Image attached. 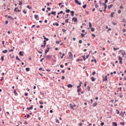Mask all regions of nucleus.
<instances>
[{
	"label": "nucleus",
	"mask_w": 126,
	"mask_h": 126,
	"mask_svg": "<svg viewBox=\"0 0 126 126\" xmlns=\"http://www.w3.org/2000/svg\"><path fill=\"white\" fill-rule=\"evenodd\" d=\"M8 18H10V19H12V17H11L10 16H8Z\"/></svg>",
	"instance_id": "obj_55"
},
{
	"label": "nucleus",
	"mask_w": 126,
	"mask_h": 126,
	"mask_svg": "<svg viewBox=\"0 0 126 126\" xmlns=\"http://www.w3.org/2000/svg\"><path fill=\"white\" fill-rule=\"evenodd\" d=\"M89 27L90 28H92V24H91V22H89Z\"/></svg>",
	"instance_id": "obj_25"
},
{
	"label": "nucleus",
	"mask_w": 126,
	"mask_h": 126,
	"mask_svg": "<svg viewBox=\"0 0 126 126\" xmlns=\"http://www.w3.org/2000/svg\"><path fill=\"white\" fill-rule=\"evenodd\" d=\"M123 32H126V30L125 29H124L123 30H122Z\"/></svg>",
	"instance_id": "obj_57"
},
{
	"label": "nucleus",
	"mask_w": 126,
	"mask_h": 126,
	"mask_svg": "<svg viewBox=\"0 0 126 126\" xmlns=\"http://www.w3.org/2000/svg\"><path fill=\"white\" fill-rule=\"evenodd\" d=\"M16 60H17L18 61H19V62H20V59H19V57H18V56H17L16 57Z\"/></svg>",
	"instance_id": "obj_27"
},
{
	"label": "nucleus",
	"mask_w": 126,
	"mask_h": 126,
	"mask_svg": "<svg viewBox=\"0 0 126 126\" xmlns=\"http://www.w3.org/2000/svg\"><path fill=\"white\" fill-rule=\"evenodd\" d=\"M23 12H24V13H25V14H26V13H27V10H25V9H24Z\"/></svg>",
	"instance_id": "obj_33"
},
{
	"label": "nucleus",
	"mask_w": 126,
	"mask_h": 126,
	"mask_svg": "<svg viewBox=\"0 0 126 126\" xmlns=\"http://www.w3.org/2000/svg\"><path fill=\"white\" fill-rule=\"evenodd\" d=\"M46 40H44L43 41V44L46 46Z\"/></svg>",
	"instance_id": "obj_52"
},
{
	"label": "nucleus",
	"mask_w": 126,
	"mask_h": 126,
	"mask_svg": "<svg viewBox=\"0 0 126 126\" xmlns=\"http://www.w3.org/2000/svg\"><path fill=\"white\" fill-rule=\"evenodd\" d=\"M38 53L40 54H43V52H42V51H38Z\"/></svg>",
	"instance_id": "obj_62"
},
{
	"label": "nucleus",
	"mask_w": 126,
	"mask_h": 126,
	"mask_svg": "<svg viewBox=\"0 0 126 126\" xmlns=\"http://www.w3.org/2000/svg\"><path fill=\"white\" fill-rule=\"evenodd\" d=\"M79 44H82V40H80L79 41Z\"/></svg>",
	"instance_id": "obj_50"
},
{
	"label": "nucleus",
	"mask_w": 126,
	"mask_h": 126,
	"mask_svg": "<svg viewBox=\"0 0 126 126\" xmlns=\"http://www.w3.org/2000/svg\"><path fill=\"white\" fill-rule=\"evenodd\" d=\"M83 59H84V61H86V58H85V55L83 56Z\"/></svg>",
	"instance_id": "obj_51"
},
{
	"label": "nucleus",
	"mask_w": 126,
	"mask_h": 126,
	"mask_svg": "<svg viewBox=\"0 0 126 126\" xmlns=\"http://www.w3.org/2000/svg\"><path fill=\"white\" fill-rule=\"evenodd\" d=\"M87 6V5L85 4V5H84L83 6V8L84 9H85V8H86Z\"/></svg>",
	"instance_id": "obj_32"
},
{
	"label": "nucleus",
	"mask_w": 126,
	"mask_h": 126,
	"mask_svg": "<svg viewBox=\"0 0 126 126\" xmlns=\"http://www.w3.org/2000/svg\"><path fill=\"white\" fill-rule=\"evenodd\" d=\"M113 125L114 126H118V124H117L116 122H114L113 123Z\"/></svg>",
	"instance_id": "obj_24"
},
{
	"label": "nucleus",
	"mask_w": 126,
	"mask_h": 126,
	"mask_svg": "<svg viewBox=\"0 0 126 126\" xmlns=\"http://www.w3.org/2000/svg\"><path fill=\"white\" fill-rule=\"evenodd\" d=\"M41 48H45V47H46V45L45 44L41 45Z\"/></svg>",
	"instance_id": "obj_46"
},
{
	"label": "nucleus",
	"mask_w": 126,
	"mask_h": 126,
	"mask_svg": "<svg viewBox=\"0 0 126 126\" xmlns=\"http://www.w3.org/2000/svg\"><path fill=\"white\" fill-rule=\"evenodd\" d=\"M91 80H92V81L94 82L96 80V79L95 78H94V77H92Z\"/></svg>",
	"instance_id": "obj_13"
},
{
	"label": "nucleus",
	"mask_w": 126,
	"mask_h": 126,
	"mask_svg": "<svg viewBox=\"0 0 126 126\" xmlns=\"http://www.w3.org/2000/svg\"><path fill=\"white\" fill-rule=\"evenodd\" d=\"M118 13L120 14V13H122V11L121 10H119L118 11Z\"/></svg>",
	"instance_id": "obj_45"
},
{
	"label": "nucleus",
	"mask_w": 126,
	"mask_h": 126,
	"mask_svg": "<svg viewBox=\"0 0 126 126\" xmlns=\"http://www.w3.org/2000/svg\"><path fill=\"white\" fill-rule=\"evenodd\" d=\"M113 7V4H111L110 5L108 6V9H110V8H112Z\"/></svg>",
	"instance_id": "obj_16"
},
{
	"label": "nucleus",
	"mask_w": 126,
	"mask_h": 126,
	"mask_svg": "<svg viewBox=\"0 0 126 126\" xmlns=\"http://www.w3.org/2000/svg\"><path fill=\"white\" fill-rule=\"evenodd\" d=\"M26 71H29L30 70V68L27 67V68H26Z\"/></svg>",
	"instance_id": "obj_30"
},
{
	"label": "nucleus",
	"mask_w": 126,
	"mask_h": 126,
	"mask_svg": "<svg viewBox=\"0 0 126 126\" xmlns=\"http://www.w3.org/2000/svg\"><path fill=\"white\" fill-rule=\"evenodd\" d=\"M121 64H123V62L122 61V60H120V61L119 62Z\"/></svg>",
	"instance_id": "obj_56"
},
{
	"label": "nucleus",
	"mask_w": 126,
	"mask_h": 126,
	"mask_svg": "<svg viewBox=\"0 0 126 126\" xmlns=\"http://www.w3.org/2000/svg\"><path fill=\"white\" fill-rule=\"evenodd\" d=\"M70 12H71V14H74V11H71Z\"/></svg>",
	"instance_id": "obj_60"
},
{
	"label": "nucleus",
	"mask_w": 126,
	"mask_h": 126,
	"mask_svg": "<svg viewBox=\"0 0 126 126\" xmlns=\"http://www.w3.org/2000/svg\"><path fill=\"white\" fill-rule=\"evenodd\" d=\"M103 81H107L108 80V76H105V79H103Z\"/></svg>",
	"instance_id": "obj_8"
},
{
	"label": "nucleus",
	"mask_w": 126,
	"mask_h": 126,
	"mask_svg": "<svg viewBox=\"0 0 126 126\" xmlns=\"http://www.w3.org/2000/svg\"><path fill=\"white\" fill-rule=\"evenodd\" d=\"M120 53H122V54L123 55V57H126V51L125 50H120Z\"/></svg>",
	"instance_id": "obj_1"
},
{
	"label": "nucleus",
	"mask_w": 126,
	"mask_h": 126,
	"mask_svg": "<svg viewBox=\"0 0 126 126\" xmlns=\"http://www.w3.org/2000/svg\"><path fill=\"white\" fill-rule=\"evenodd\" d=\"M13 49H11L9 50V52H13Z\"/></svg>",
	"instance_id": "obj_64"
},
{
	"label": "nucleus",
	"mask_w": 126,
	"mask_h": 126,
	"mask_svg": "<svg viewBox=\"0 0 126 126\" xmlns=\"http://www.w3.org/2000/svg\"><path fill=\"white\" fill-rule=\"evenodd\" d=\"M56 13H57V12H54V11L51 12V14H53V15H56Z\"/></svg>",
	"instance_id": "obj_19"
},
{
	"label": "nucleus",
	"mask_w": 126,
	"mask_h": 126,
	"mask_svg": "<svg viewBox=\"0 0 126 126\" xmlns=\"http://www.w3.org/2000/svg\"><path fill=\"white\" fill-rule=\"evenodd\" d=\"M63 11H60V12L58 13V15H60V14H63Z\"/></svg>",
	"instance_id": "obj_23"
},
{
	"label": "nucleus",
	"mask_w": 126,
	"mask_h": 126,
	"mask_svg": "<svg viewBox=\"0 0 126 126\" xmlns=\"http://www.w3.org/2000/svg\"><path fill=\"white\" fill-rule=\"evenodd\" d=\"M72 21H74L75 23L77 22V17H74L72 19Z\"/></svg>",
	"instance_id": "obj_4"
},
{
	"label": "nucleus",
	"mask_w": 126,
	"mask_h": 126,
	"mask_svg": "<svg viewBox=\"0 0 126 126\" xmlns=\"http://www.w3.org/2000/svg\"><path fill=\"white\" fill-rule=\"evenodd\" d=\"M95 74H96V72H93V75H95Z\"/></svg>",
	"instance_id": "obj_61"
},
{
	"label": "nucleus",
	"mask_w": 126,
	"mask_h": 126,
	"mask_svg": "<svg viewBox=\"0 0 126 126\" xmlns=\"http://www.w3.org/2000/svg\"><path fill=\"white\" fill-rule=\"evenodd\" d=\"M17 8H18V7L15 8L14 9V11H16V12H20V11H21V10L20 9H17Z\"/></svg>",
	"instance_id": "obj_3"
},
{
	"label": "nucleus",
	"mask_w": 126,
	"mask_h": 126,
	"mask_svg": "<svg viewBox=\"0 0 126 126\" xmlns=\"http://www.w3.org/2000/svg\"><path fill=\"white\" fill-rule=\"evenodd\" d=\"M62 31L63 32H66V30H65V29H62Z\"/></svg>",
	"instance_id": "obj_39"
},
{
	"label": "nucleus",
	"mask_w": 126,
	"mask_h": 126,
	"mask_svg": "<svg viewBox=\"0 0 126 126\" xmlns=\"http://www.w3.org/2000/svg\"><path fill=\"white\" fill-rule=\"evenodd\" d=\"M65 11H66V13H69V12H70V10L67 9V10H65Z\"/></svg>",
	"instance_id": "obj_29"
},
{
	"label": "nucleus",
	"mask_w": 126,
	"mask_h": 126,
	"mask_svg": "<svg viewBox=\"0 0 126 126\" xmlns=\"http://www.w3.org/2000/svg\"><path fill=\"white\" fill-rule=\"evenodd\" d=\"M104 125H105V123L104 122H102L101 124H100V126H104Z\"/></svg>",
	"instance_id": "obj_42"
},
{
	"label": "nucleus",
	"mask_w": 126,
	"mask_h": 126,
	"mask_svg": "<svg viewBox=\"0 0 126 126\" xmlns=\"http://www.w3.org/2000/svg\"><path fill=\"white\" fill-rule=\"evenodd\" d=\"M69 58L70 59H73V56L72 55V53L71 52H69Z\"/></svg>",
	"instance_id": "obj_2"
},
{
	"label": "nucleus",
	"mask_w": 126,
	"mask_h": 126,
	"mask_svg": "<svg viewBox=\"0 0 126 126\" xmlns=\"http://www.w3.org/2000/svg\"><path fill=\"white\" fill-rule=\"evenodd\" d=\"M2 52L3 54H6V53H7V50H3V51H2Z\"/></svg>",
	"instance_id": "obj_18"
},
{
	"label": "nucleus",
	"mask_w": 126,
	"mask_h": 126,
	"mask_svg": "<svg viewBox=\"0 0 126 126\" xmlns=\"http://www.w3.org/2000/svg\"><path fill=\"white\" fill-rule=\"evenodd\" d=\"M1 61H2V62H3V61H4L3 56H1Z\"/></svg>",
	"instance_id": "obj_44"
},
{
	"label": "nucleus",
	"mask_w": 126,
	"mask_h": 126,
	"mask_svg": "<svg viewBox=\"0 0 126 126\" xmlns=\"http://www.w3.org/2000/svg\"><path fill=\"white\" fill-rule=\"evenodd\" d=\"M119 49H120L119 47L116 48H114L113 50L114 51H117V50H119Z\"/></svg>",
	"instance_id": "obj_34"
},
{
	"label": "nucleus",
	"mask_w": 126,
	"mask_h": 126,
	"mask_svg": "<svg viewBox=\"0 0 126 126\" xmlns=\"http://www.w3.org/2000/svg\"><path fill=\"white\" fill-rule=\"evenodd\" d=\"M64 78H65L64 76H63L62 77V79H63H63H64Z\"/></svg>",
	"instance_id": "obj_63"
},
{
	"label": "nucleus",
	"mask_w": 126,
	"mask_h": 126,
	"mask_svg": "<svg viewBox=\"0 0 126 126\" xmlns=\"http://www.w3.org/2000/svg\"><path fill=\"white\" fill-rule=\"evenodd\" d=\"M114 14H115V12H112L110 14L111 17H114Z\"/></svg>",
	"instance_id": "obj_14"
},
{
	"label": "nucleus",
	"mask_w": 126,
	"mask_h": 126,
	"mask_svg": "<svg viewBox=\"0 0 126 126\" xmlns=\"http://www.w3.org/2000/svg\"><path fill=\"white\" fill-rule=\"evenodd\" d=\"M46 59H47V60H51V59H52V56H51V55H47L46 56Z\"/></svg>",
	"instance_id": "obj_6"
},
{
	"label": "nucleus",
	"mask_w": 126,
	"mask_h": 126,
	"mask_svg": "<svg viewBox=\"0 0 126 126\" xmlns=\"http://www.w3.org/2000/svg\"><path fill=\"white\" fill-rule=\"evenodd\" d=\"M120 125H122V126H125V123L124 122H120Z\"/></svg>",
	"instance_id": "obj_41"
},
{
	"label": "nucleus",
	"mask_w": 126,
	"mask_h": 126,
	"mask_svg": "<svg viewBox=\"0 0 126 126\" xmlns=\"http://www.w3.org/2000/svg\"><path fill=\"white\" fill-rule=\"evenodd\" d=\"M64 56H65V54L63 53V56H61V59H63V57H64Z\"/></svg>",
	"instance_id": "obj_35"
},
{
	"label": "nucleus",
	"mask_w": 126,
	"mask_h": 126,
	"mask_svg": "<svg viewBox=\"0 0 126 126\" xmlns=\"http://www.w3.org/2000/svg\"><path fill=\"white\" fill-rule=\"evenodd\" d=\"M95 8H98V7H99V5L97 4H95Z\"/></svg>",
	"instance_id": "obj_40"
},
{
	"label": "nucleus",
	"mask_w": 126,
	"mask_h": 126,
	"mask_svg": "<svg viewBox=\"0 0 126 126\" xmlns=\"http://www.w3.org/2000/svg\"><path fill=\"white\" fill-rule=\"evenodd\" d=\"M103 5L104 6V8L105 9H107V4H106V3H103Z\"/></svg>",
	"instance_id": "obj_17"
},
{
	"label": "nucleus",
	"mask_w": 126,
	"mask_h": 126,
	"mask_svg": "<svg viewBox=\"0 0 126 126\" xmlns=\"http://www.w3.org/2000/svg\"><path fill=\"white\" fill-rule=\"evenodd\" d=\"M14 95H17V93L16 92V90H14Z\"/></svg>",
	"instance_id": "obj_21"
},
{
	"label": "nucleus",
	"mask_w": 126,
	"mask_h": 126,
	"mask_svg": "<svg viewBox=\"0 0 126 126\" xmlns=\"http://www.w3.org/2000/svg\"><path fill=\"white\" fill-rule=\"evenodd\" d=\"M97 105V102H95L93 104V107H96V106Z\"/></svg>",
	"instance_id": "obj_22"
},
{
	"label": "nucleus",
	"mask_w": 126,
	"mask_h": 126,
	"mask_svg": "<svg viewBox=\"0 0 126 126\" xmlns=\"http://www.w3.org/2000/svg\"><path fill=\"white\" fill-rule=\"evenodd\" d=\"M69 106L71 109H73V105L72 104L70 103Z\"/></svg>",
	"instance_id": "obj_26"
},
{
	"label": "nucleus",
	"mask_w": 126,
	"mask_h": 126,
	"mask_svg": "<svg viewBox=\"0 0 126 126\" xmlns=\"http://www.w3.org/2000/svg\"><path fill=\"white\" fill-rule=\"evenodd\" d=\"M94 31H95V29L94 28H91V32H94Z\"/></svg>",
	"instance_id": "obj_38"
},
{
	"label": "nucleus",
	"mask_w": 126,
	"mask_h": 126,
	"mask_svg": "<svg viewBox=\"0 0 126 126\" xmlns=\"http://www.w3.org/2000/svg\"><path fill=\"white\" fill-rule=\"evenodd\" d=\"M67 86L68 88H72L73 86L72 85L69 84Z\"/></svg>",
	"instance_id": "obj_9"
},
{
	"label": "nucleus",
	"mask_w": 126,
	"mask_h": 126,
	"mask_svg": "<svg viewBox=\"0 0 126 126\" xmlns=\"http://www.w3.org/2000/svg\"><path fill=\"white\" fill-rule=\"evenodd\" d=\"M69 19H67L65 20V23H68V21H69Z\"/></svg>",
	"instance_id": "obj_31"
},
{
	"label": "nucleus",
	"mask_w": 126,
	"mask_h": 126,
	"mask_svg": "<svg viewBox=\"0 0 126 126\" xmlns=\"http://www.w3.org/2000/svg\"><path fill=\"white\" fill-rule=\"evenodd\" d=\"M39 104H40V105H43V104H44V102H41V101H39Z\"/></svg>",
	"instance_id": "obj_47"
},
{
	"label": "nucleus",
	"mask_w": 126,
	"mask_h": 126,
	"mask_svg": "<svg viewBox=\"0 0 126 126\" xmlns=\"http://www.w3.org/2000/svg\"><path fill=\"white\" fill-rule=\"evenodd\" d=\"M33 105H31V106L30 107H28L27 108V110H28V111H30V110H32V109H33Z\"/></svg>",
	"instance_id": "obj_7"
},
{
	"label": "nucleus",
	"mask_w": 126,
	"mask_h": 126,
	"mask_svg": "<svg viewBox=\"0 0 126 126\" xmlns=\"http://www.w3.org/2000/svg\"><path fill=\"white\" fill-rule=\"evenodd\" d=\"M43 37H44V39L46 40V41H49V38H47L46 37H45V36L43 35Z\"/></svg>",
	"instance_id": "obj_20"
},
{
	"label": "nucleus",
	"mask_w": 126,
	"mask_h": 126,
	"mask_svg": "<svg viewBox=\"0 0 126 126\" xmlns=\"http://www.w3.org/2000/svg\"><path fill=\"white\" fill-rule=\"evenodd\" d=\"M87 90H88V91H90V87H89V86L88 87H87Z\"/></svg>",
	"instance_id": "obj_49"
},
{
	"label": "nucleus",
	"mask_w": 126,
	"mask_h": 126,
	"mask_svg": "<svg viewBox=\"0 0 126 126\" xmlns=\"http://www.w3.org/2000/svg\"><path fill=\"white\" fill-rule=\"evenodd\" d=\"M116 112H117V114L118 115H119V114H120V111H119V110L117 109V110H116Z\"/></svg>",
	"instance_id": "obj_43"
},
{
	"label": "nucleus",
	"mask_w": 126,
	"mask_h": 126,
	"mask_svg": "<svg viewBox=\"0 0 126 126\" xmlns=\"http://www.w3.org/2000/svg\"><path fill=\"white\" fill-rule=\"evenodd\" d=\"M81 84H82V82H80V83H79V86H77V88L78 89H79V88H80V87H81Z\"/></svg>",
	"instance_id": "obj_12"
},
{
	"label": "nucleus",
	"mask_w": 126,
	"mask_h": 126,
	"mask_svg": "<svg viewBox=\"0 0 126 126\" xmlns=\"http://www.w3.org/2000/svg\"><path fill=\"white\" fill-rule=\"evenodd\" d=\"M56 123H58V124H60V121H59V120H56Z\"/></svg>",
	"instance_id": "obj_59"
},
{
	"label": "nucleus",
	"mask_w": 126,
	"mask_h": 126,
	"mask_svg": "<svg viewBox=\"0 0 126 126\" xmlns=\"http://www.w3.org/2000/svg\"><path fill=\"white\" fill-rule=\"evenodd\" d=\"M2 45H3V47H5V46H4V41H2Z\"/></svg>",
	"instance_id": "obj_37"
},
{
	"label": "nucleus",
	"mask_w": 126,
	"mask_h": 126,
	"mask_svg": "<svg viewBox=\"0 0 126 126\" xmlns=\"http://www.w3.org/2000/svg\"><path fill=\"white\" fill-rule=\"evenodd\" d=\"M75 2L77 3V4H79V5H81V2H79L78 0H75Z\"/></svg>",
	"instance_id": "obj_5"
},
{
	"label": "nucleus",
	"mask_w": 126,
	"mask_h": 126,
	"mask_svg": "<svg viewBox=\"0 0 126 126\" xmlns=\"http://www.w3.org/2000/svg\"><path fill=\"white\" fill-rule=\"evenodd\" d=\"M27 8H29V9H31V7H30V6H29V5H27Z\"/></svg>",
	"instance_id": "obj_48"
},
{
	"label": "nucleus",
	"mask_w": 126,
	"mask_h": 126,
	"mask_svg": "<svg viewBox=\"0 0 126 126\" xmlns=\"http://www.w3.org/2000/svg\"><path fill=\"white\" fill-rule=\"evenodd\" d=\"M49 50H50V48L48 47L47 49L45 50V54H47V53H49Z\"/></svg>",
	"instance_id": "obj_11"
},
{
	"label": "nucleus",
	"mask_w": 126,
	"mask_h": 126,
	"mask_svg": "<svg viewBox=\"0 0 126 126\" xmlns=\"http://www.w3.org/2000/svg\"><path fill=\"white\" fill-rule=\"evenodd\" d=\"M19 2H20L19 3V5H22V1L19 0Z\"/></svg>",
	"instance_id": "obj_36"
},
{
	"label": "nucleus",
	"mask_w": 126,
	"mask_h": 126,
	"mask_svg": "<svg viewBox=\"0 0 126 126\" xmlns=\"http://www.w3.org/2000/svg\"><path fill=\"white\" fill-rule=\"evenodd\" d=\"M44 58H42V59H41L40 60V62L41 63H42V62H43V61H44Z\"/></svg>",
	"instance_id": "obj_54"
},
{
	"label": "nucleus",
	"mask_w": 126,
	"mask_h": 126,
	"mask_svg": "<svg viewBox=\"0 0 126 126\" xmlns=\"http://www.w3.org/2000/svg\"><path fill=\"white\" fill-rule=\"evenodd\" d=\"M22 53H23L22 51H20L19 52V55H20V56H21L22 57H23V56H24V55Z\"/></svg>",
	"instance_id": "obj_15"
},
{
	"label": "nucleus",
	"mask_w": 126,
	"mask_h": 126,
	"mask_svg": "<svg viewBox=\"0 0 126 126\" xmlns=\"http://www.w3.org/2000/svg\"><path fill=\"white\" fill-rule=\"evenodd\" d=\"M119 61H123V58L121 56H119Z\"/></svg>",
	"instance_id": "obj_28"
},
{
	"label": "nucleus",
	"mask_w": 126,
	"mask_h": 126,
	"mask_svg": "<svg viewBox=\"0 0 126 126\" xmlns=\"http://www.w3.org/2000/svg\"><path fill=\"white\" fill-rule=\"evenodd\" d=\"M81 36H82V38H83V37H84V36H85V34H84V33H82Z\"/></svg>",
	"instance_id": "obj_53"
},
{
	"label": "nucleus",
	"mask_w": 126,
	"mask_h": 126,
	"mask_svg": "<svg viewBox=\"0 0 126 126\" xmlns=\"http://www.w3.org/2000/svg\"><path fill=\"white\" fill-rule=\"evenodd\" d=\"M34 18H35V19H36L37 20H39V16H38V15H35Z\"/></svg>",
	"instance_id": "obj_10"
},
{
	"label": "nucleus",
	"mask_w": 126,
	"mask_h": 126,
	"mask_svg": "<svg viewBox=\"0 0 126 126\" xmlns=\"http://www.w3.org/2000/svg\"><path fill=\"white\" fill-rule=\"evenodd\" d=\"M79 126H83V124L82 123H80V124H79Z\"/></svg>",
	"instance_id": "obj_58"
}]
</instances>
